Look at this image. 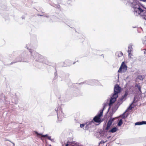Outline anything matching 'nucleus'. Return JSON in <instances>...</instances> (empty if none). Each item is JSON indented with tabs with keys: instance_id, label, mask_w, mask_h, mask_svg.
Listing matches in <instances>:
<instances>
[{
	"instance_id": "4be33fe9",
	"label": "nucleus",
	"mask_w": 146,
	"mask_h": 146,
	"mask_svg": "<svg viewBox=\"0 0 146 146\" xmlns=\"http://www.w3.org/2000/svg\"><path fill=\"white\" fill-rule=\"evenodd\" d=\"M48 139H50V137H48Z\"/></svg>"
},
{
	"instance_id": "4468645a",
	"label": "nucleus",
	"mask_w": 146,
	"mask_h": 146,
	"mask_svg": "<svg viewBox=\"0 0 146 146\" xmlns=\"http://www.w3.org/2000/svg\"><path fill=\"white\" fill-rule=\"evenodd\" d=\"M123 123V121L122 119H121L119 121V122L118 123V125L119 126H121L122 124Z\"/></svg>"
},
{
	"instance_id": "a211bd4d",
	"label": "nucleus",
	"mask_w": 146,
	"mask_h": 146,
	"mask_svg": "<svg viewBox=\"0 0 146 146\" xmlns=\"http://www.w3.org/2000/svg\"><path fill=\"white\" fill-rule=\"evenodd\" d=\"M84 125H85L84 124H80V127L81 128H82V127H84Z\"/></svg>"
},
{
	"instance_id": "6e6552de",
	"label": "nucleus",
	"mask_w": 146,
	"mask_h": 146,
	"mask_svg": "<svg viewBox=\"0 0 146 146\" xmlns=\"http://www.w3.org/2000/svg\"><path fill=\"white\" fill-rule=\"evenodd\" d=\"M116 55L118 57L122 56L123 55L122 52L121 51H118L116 53Z\"/></svg>"
},
{
	"instance_id": "9d476101",
	"label": "nucleus",
	"mask_w": 146,
	"mask_h": 146,
	"mask_svg": "<svg viewBox=\"0 0 146 146\" xmlns=\"http://www.w3.org/2000/svg\"><path fill=\"white\" fill-rule=\"evenodd\" d=\"M35 133L36 134L37 136H39L40 135L41 136V137H45L48 136V135L47 134L45 135H43L41 134L38 133L37 132H36Z\"/></svg>"
},
{
	"instance_id": "7ed1b4c3",
	"label": "nucleus",
	"mask_w": 146,
	"mask_h": 146,
	"mask_svg": "<svg viewBox=\"0 0 146 146\" xmlns=\"http://www.w3.org/2000/svg\"><path fill=\"white\" fill-rule=\"evenodd\" d=\"M127 69V66L124 62H123L118 71V73H124L126 71Z\"/></svg>"
},
{
	"instance_id": "9b49d317",
	"label": "nucleus",
	"mask_w": 146,
	"mask_h": 146,
	"mask_svg": "<svg viewBox=\"0 0 146 146\" xmlns=\"http://www.w3.org/2000/svg\"><path fill=\"white\" fill-rule=\"evenodd\" d=\"M42 57V56L38 53H37L35 56V57L36 58V59L38 60L41 58Z\"/></svg>"
},
{
	"instance_id": "0eeeda50",
	"label": "nucleus",
	"mask_w": 146,
	"mask_h": 146,
	"mask_svg": "<svg viewBox=\"0 0 146 146\" xmlns=\"http://www.w3.org/2000/svg\"><path fill=\"white\" fill-rule=\"evenodd\" d=\"M143 124H146V121H143L141 122H138L135 123V125H140Z\"/></svg>"
},
{
	"instance_id": "aec40b11",
	"label": "nucleus",
	"mask_w": 146,
	"mask_h": 146,
	"mask_svg": "<svg viewBox=\"0 0 146 146\" xmlns=\"http://www.w3.org/2000/svg\"><path fill=\"white\" fill-rule=\"evenodd\" d=\"M57 115H58V118H59V117H60V115H59V114L57 113Z\"/></svg>"
},
{
	"instance_id": "423d86ee",
	"label": "nucleus",
	"mask_w": 146,
	"mask_h": 146,
	"mask_svg": "<svg viewBox=\"0 0 146 146\" xmlns=\"http://www.w3.org/2000/svg\"><path fill=\"white\" fill-rule=\"evenodd\" d=\"M111 121L110 122V121H108L107 123V127L105 130H106L108 131L111 125Z\"/></svg>"
},
{
	"instance_id": "dca6fc26",
	"label": "nucleus",
	"mask_w": 146,
	"mask_h": 146,
	"mask_svg": "<svg viewBox=\"0 0 146 146\" xmlns=\"http://www.w3.org/2000/svg\"><path fill=\"white\" fill-rule=\"evenodd\" d=\"M136 86L138 88V90H139L141 92V86L138 85H137Z\"/></svg>"
},
{
	"instance_id": "ddd939ff",
	"label": "nucleus",
	"mask_w": 146,
	"mask_h": 146,
	"mask_svg": "<svg viewBox=\"0 0 146 146\" xmlns=\"http://www.w3.org/2000/svg\"><path fill=\"white\" fill-rule=\"evenodd\" d=\"M128 94V92H125L124 95L122 97V98H121V100H122L123 99H124L127 96Z\"/></svg>"
},
{
	"instance_id": "5701e85b",
	"label": "nucleus",
	"mask_w": 146,
	"mask_h": 146,
	"mask_svg": "<svg viewBox=\"0 0 146 146\" xmlns=\"http://www.w3.org/2000/svg\"><path fill=\"white\" fill-rule=\"evenodd\" d=\"M135 98H134V101H133V102L132 103V104H133V103L134 102V101H135Z\"/></svg>"
},
{
	"instance_id": "1a4fd4ad",
	"label": "nucleus",
	"mask_w": 146,
	"mask_h": 146,
	"mask_svg": "<svg viewBox=\"0 0 146 146\" xmlns=\"http://www.w3.org/2000/svg\"><path fill=\"white\" fill-rule=\"evenodd\" d=\"M132 46L131 45H129L128 47V49L127 51V52L129 54V55L131 54V52L132 50Z\"/></svg>"
},
{
	"instance_id": "20e7f679",
	"label": "nucleus",
	"mask_w": 146,
	"mask_h": 146,
	"mask_svg": "<svg viewBox=\"0 0 146 146\" xmlns=\"http://www.w3.org/2000/svg\"><path fill=\"white\" fill-rule=\"evenodd\" d=\"M114 95H116L118 96L117 94L120 92L121 91V88L118 84H116L114 88Z\"/></svg>"
},
{
	"instance_id": "f257e3e1",
	"label": "nucleus",
	"mask_w": 146,
	"mask_h": 146,
	"mask_svg": "<svg viewBox=\"0 0 146 146\" xmlns=\"http://www.w3.org/2000/svg\"><path fill=\"white\" fill-rule=\"evenodd\" d=\"M134 11L139 15H140L142 16L143 18L146 20V11L143 10L140 7L135 8V9Z\"/></svg>"
},
{
	"instance_id": "f03ea898",
	"label": "nucleus",
	"mask_w": 146,
	"mask_h": 146,
	"mask_svg": "<svg viewBox=\"0 0 146 146\" xmlns=\"http://www.w3.org/2000/svg\"><path fill=\"white\" fill-rule=\"evenodd\" d=\"M104 109V107L103 109L100 110V113H98L93 118V120L96 123H100L101 121V118L102 115L103 111Z\"/></svg>"
},
{
	"instance_id": "6ab92c4d",
	"label": "nucleus",
	"mask_w": 146,
	"mask_h": 146,
	"mask_svg": "<svg viewBox=\"0 0 146 146\" xmlns=\"http://www.w3.org/2000/svg\"><path fill=\"white\" fill-rule=\"evenodd\" d=\"M69 142H67V143L66 144L65 146H69V144H68Z\"/></svg>"
},
{
	"instance_id": "2eb2a0df",
	"label": "nucleus",
	"mask_w": 146,
	"mask_h": 146,
	"mask_svg": "<svg viewBox=\"0 0 146 146\" xmlns=\"http://www.w3.org/2000/svg\"><path fill=\"white\" fill-rule=\"evenodd\" d=\"M137 78L141 80H143V77L142 76L140 75L138 76Z\"/></svg>"
},
{
	"instance_id": "39448f33",
	"label": "nucleus",
	"mask_w": 146,
	"mask_h": 146,
	"mask_svg": "<svg viewBox=\"0 0 146 146\" xmlns=\"http://www.w3.org/2000/svg\"><path fill=\"white\" fill-rule=\"evenodd\" d=\"M118 96L116 95L113 94L111 97L110 100L109 106H110L111 105L116 101V99L117 98Z\"/></svg>"
},
{
	"instance_id": "412c9836",
	"label": "nucleus",
	"mask_w": 146,
	"mask_h": 146,
	"mask_svg": "<svg viewBox=\"0 0 146 146\" xmlns=\"http://www.w3.org/2000/svg\"><path fill=\"white\" fill-rule=\"evenodd\" d=\"M131 105L129 106V108H130L131 109L132 108V107H131Z\"/></svg>"
},
{
	"instance_id": "f3484780",
	"label": "nucleus",
	"mask_w": 146,
	"mask_h": 146,
	"mask_svg": "<svg viewBox=\"0 0 146 146\" xmlns=\"http://www.w3.org/2000/svg\"><path fill=\"white\" fill-rule=\"evenodd\" d=\"M115 119V118H110L109 121H110V122H111V123L113 122Z\"/></svg>"
},
{
	"instance_id": "f8f14e48",
	"label": "nucleus",
	"mask_w": 146,
	"mask_h": 146,
	"mask_svg": "<svg viewBox=\"0 0 146 146\" xmlns=\"http://www.w3.org/2000/svg\"><path fill=\"white\" fill-rule=\"evenodd\" d=\"M117 130V128L116 127L113 128L110 131V132L112 133L115 132Z\"/></svg>"
}]
</instances>
